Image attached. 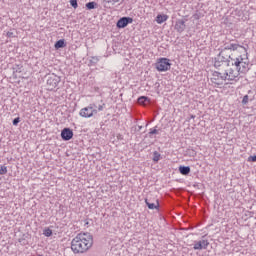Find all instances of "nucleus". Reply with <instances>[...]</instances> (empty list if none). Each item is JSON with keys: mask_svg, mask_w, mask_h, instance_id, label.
Here are the masks:
<instances>
[{"mask_svg": "<svg viewBox=\"0 0 256 256\" xmlns=\"http://www.w3.org/2000/svg\"><path fill=\"white\" fill-rule=\"evenodd\" d=\"M237 51L239 53H247V48L242 45L237 44L236 42H226L224 43L223 49L219 52L214 61V67L219 69L221 65H228V61H231L232 57L237 56Z\"/></svg>", "mask_w": 256, "mask_h": 256, "instance_id": "1", "label": "nucleus"}, {"mask_svg": "<svg viewBox=\"0 0 256 256\" xmlns=\"http://www.w3.org/2000/svg\"><path fill=\"white\" fill-rule=\"evenodd\" d=\"M228 64H222L221 67H227L228 69H231L233 73H237L235 76V82L239 81V75L241 73L245 74L249 71V57L246 53L237 55V56H232V59L227 61Z\"/></svg>", "mask_w": 256, "mask_h": 256, "instance_id": "2", "label": "nucleus"}, {"mask_svg": "<svg viewBox=\"0 0 256 256\" xmlns=\"http://www.w3.org/2000/svg\"><path fill=\"white\" fill-rule=\"evenodd\" d=\"M93 247V236L90 233H79L71 241V249L75 254L87 253Z\"/></svg>", "mask_w": 256, "mask_h": 256, "instance_id": "3", "label": "nucleus"}, {"mask_svg": "<svg viewBox=\"0 0 256 256\" xmlns=\"http://www.w3.org/2000/svg\"><path fill=\"white\" fill-rule=\"evenodd\" d=\"M217 69L224 72H213L211 78L212 83H215V85H223L224 81H235V77H237V72H233V70L228 69L227 67H219Z\"/></svg>", "mask_w": 256, "mask_h": 256, "instance_id": "4", "label": "nucleus"}, {"mask_svg": "<svg viewBox=\"0 0 256 256\" xmlns=\"http://www.w3.org/2000/svg\"><path fill=\"white\" fill-rule=\"evenodd\" d=\"M97 105L90 104L88 107L82 108L79 112L80 117H84L85 119H89L93 117V115H97Z\"/></svg>", "mask_w": 256, "mask_h": 256, "instance_id": "5", "label": "nucleus"}, {"mask_svg": "<svg viewBox=\"0 0 256 256\" xmlns=\"http://www.w3.org/2000/svg\"><path fill=\"white\" fill-rule=\"evenodd\" d=\"M59 83H61V77L55 74H50L46 82L47 90L53 91V89H56Z\"/></svg>", "mask_w": 256, "mask_h": 256, "instance_id": "6", "label": "nucleus"}, {"mask_svg": "<svg viewBox=\"0 0 256 256\" xmlns=\"http://www.w3.org/2000/svg\"><path fill=\"white\" fill-rule=\"evenodd\" d=\"M169 58H160L156 62L157 71H169L171 69V64L169 63Z\"/></svg>", "mask_w": 256, "mask_h": 256, "instance_id": "7", "label": "nucleus"}, {"mask_svg": "<svg viewBox=\"0 0 256 256\" xmlns=\"http://www.w3.org/2000/svg\"><path fill=\"white\" fill-rule=\"evenodd\" d=\"M209 247V240L203 236L201 240L194 242V251H203Z\"/></svg>", "mask_w": 256, "mask_h": 256, "instance_id": "8", "label": "nucleus"}, {"mask_svg": "<svg viewBox=\"0 0 256 256\" xmlns=\"http://www.w3.org/2000/svg\"><path fill=\"white\" fill-rule=\"evenodd\" d=\"M133 23V18L131 17H122L117 21L116 27L118 29H125L127 25Z\"/></svg>", "mask_w": 256, "mask_h": 256, "instance_id": "9", "label": "nucleus"}, {"mask_svg": "<svg viewBox=\"0 0 256 256\" xmlns=\"http://www.w3.org/2000/svg\"><path fill=\"white\" fill-rule=\"evenodd\" d=\"M61 138L63 141H71L73 139V130L71 128H64L61 131Z\"/></svg>", "mask_w": 256, "mask_h": 256, "instance_id": "10", "label": "nucleus"}, {"mask_svg": "<svg viewBox=\"0 0 256 256\" xmlns=\"http://www.w3.org/2000/svg\"><path fill=\"white\" fill-rule=\"evenodd\" d=\"M174 29L177 31V33H183V31L187 29V26L185 25V20L183 19L177 20L175 23Z\"/></svg>", "mask_w": 256, "mask_h": 256, "instance_id": "11", "label": "nucleus"}, {"mask_svg": "<svg viewBox=\"0 0 256 256\" xmlns=\"http://www.w3.org/2000/svg\"><path fill=\"white\" fill-rule=\"evenodd\" d=\"M169 19V16L163 14H158L156 17V23H158V25H161V23H165V21H167Z\"/></svg>", "mask_w": 256, "mask_h": 256, "instance_id": "12", "label": "nucleus"}, {"mask_svg": "<svg viewBox=\"0 0 256 256\" xmlns=\"http://www.w3.org/2000/svg\"><path fill=\"white\" fill-rule=\"evenodd\" d=\"M179 171H180L181 175H189V173H191V167H189V166H180Z\"/></svg>", "mask_w": 256, "mask_h": 256, "instance_id": "13", "label": "nucleus"}, {"mask_svg": "<svg viewBox=\"0 0 256 256\" xmlns=\"http://www.w3.org/2000/svg\"><path fill=\"white\" fill-rule=\"evenodd\" d=\"M145 203L148 209H159V200H157L155 204V203H150L148 199H145Z\"/></svg>", "mask_w": 256, "mask_h": 256, "instance_id": "14", "label": "nucleus"}, {"mask_svg": "<svg viewBox=\"0 0 256 256\" xmlns=\"http://www.w3.org/2000/svg\"><path fill=\"white\" fill-rule=\"evenodd\" d=\"M65 46H66L65 40L63 39L58 40L54 45L55 49H63V47Z\"/></svg>", "mask_w": 256, "mask_h": 256, "instance_id": "15", "label": "nucleus"}, {"mask_svg": "<svg viewBox=\"0 0 256 256\" xmlns=\"http://www.w3.org/2000/svg\"><path fill=\"white\" fill-rule=\"evenodd\" d=\"M139 105H145V103H149V97L147 96H140L138 98Z\"/></svg>", "mask_w": 256, "mask_h": 256, "instance_id": "16", "label": "nucleus"}, {"mask_svg": "<svg viewBox=\"0 0 256 256\" xmlns=\"http://www.w3.org/2000/svg\"><path fill=\"white\" fill-rule=\"evenodd\" d=\"M98 4L97 2H88L86 3V8L91 11V9H97Z\"/></svg>", "mask_w": 256, "mask_h": 256, "instance_id": "17", "label": "nucleus"}, {"mask_svg": "<svg viewBox=\"0 0 256 256\" xmlns=\"http://www.w3.org/2000/svg\"><path fill=\"white\" fill-rule=\"evenodd\" d=\"M160 159H161V154L157 151H154L153 152V158H152L154 163H159Z\"/></svg>", "mask_w": 256, "mask_h": 256, "instance_id": "18", "label": "nucleus"}, {"mask_svg": "<svg viewBox=\"0 0 256 256\" xmlns=\"http://www.w3.org/2000/svg\"><path fill=\"white\" fill-rule=\"evenodd\" d=\"M43 235H45V237H51V235H53V230H51V228H45L43 230Z\"/></svg>", "mask_w": 256, "mask_h": 256, "instance_id": "19", "label": "nucleus"}, {"mask_svg": "<svg viewBox=\"0 0 256 256\" xmlns=\"http://www.w3.org/2000/svg\"><path fill=\"white\" fill-rule=\"evenodd\" d=\"M99 63V57L97 56H92L90 59V64L91 65H97Z\"/></svg>", "mask_w": 256, "mask_h": 256, "instance_id": "20", "label": "nucleus"}, {"mask_svg": "<svg viewBox=\"0 0 256 256\" xmlns=\"http://www.w3.org/2000/svg\"><path fill=\"white\" fill-rule=\"evenodd\" d=\"M148 135H149V137H151L152 135H159V130H157V127L151 128Z\"/></svg>", "mask_w": 256, "mask_h": 256, "instance_id": "21", "label": "nucleus"}, {"mask_svg": "<svg viewBox=\"0 0 256 256\" xmlns=\"http://www.w3.org/2000/svg\"><path fill=\"white\" fill-rule=\"evenodd\" d=\"M0 175H7V166H0Z\"/></svg>", "mask_w": 256, "mask_h": 256, "instance_id": "22", "label": "nucleus"}, {"mask_svg": "<svg viewBox=\"0 0 256 256\" xmlns=\"http://www.w3.org/2000/svg\"><path fill=\"white\" fill-rule=\"evenodd\" d=\"M70 5L73 7V9H77V7H79L77 0H70Z\"/></svg>", "mask_w": 256, "mask_h": 256, "instance_id": "23", "label": "nucleus"}, {"mask_svg": "<svg viewBox=\"0 0 256 256\" xmlns=\"http://www.w3.org/2000/svg\"><path fill=\"white\" fill-rule=\"evenodd\" d=\"M249 103V95H245L242 99V104L247 105Z\"/></svg>", "mask_w": 256, "mask_h": 256, "instance_id": "24", "label": "nucleus"}, {"mask_svg": "<svg viewBox=\"0 0 256 256\" xmlns=\"http://www.w3.org/2000/svg\"><path fill=\"white\" fill-rule=\"evenodd\" d=\"M96 109H98V111H103V109H105V103L99 104L96 106Z\"/></svg>", "mask_w": 256, "mask_h": 256, "instance_id": "25", "label": "nucleus"}, {"mask_svg": "<svg viewBox=\"0 0 256 256\" xmlns=\"http://www.w3.org/2000/svg\"><path fill=\"white\" fill-rule=\"evenodd\" d=\"M21 122V118H19V117H17V118H15L14 120H13V125H15V126H17V125H19V123Z\"/></svg>", "mask_w": 256, "mask_h": 256, "instance_id": "26", "label": "nucleus"}, {"mask_svg": "<svg viewBox=\"0 0 256 256\" xmlns=\"http://www.w3.org/2000/svg\"><path fill=\"white\" fill-rule=\"evenodd\" d=\"M248 161L252 163H256V155L255 156H249Z\"/></svg>", "mask_w": 256, "mask_h": 256, "instance_id": "27", "label": "nucleus"}, {"mask_svg": "<svg viewBox=\"0 0 256 256\" xmlns=\"http://www.w3.org/2000/svg\"><path fill=\"white\" fill-rule=\"evenodd\" d=\"M120 0H107V3H119Z\"/></svg>", "mask_w": 256, "mask_h": 256, "instance_id": "28", "label": "nucleus"}, {"mask_svg": "<svg viewBox=\"0 0 256 256\" xmlns=\"http://www.w3.org/2000/svg\"><path fill=\"white\" fill-rule=\"evenodd\" d=\"M6 36L9 37V38H11V37H13L14 35H13V32H7Z\"/></svg>", "mask_w": 256, "mask_h": 256, "instance_id": "29", "label": "nucleus"}]
</instances>
